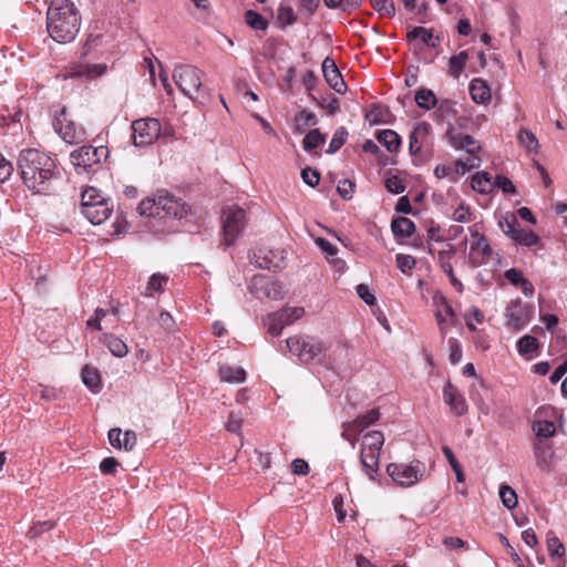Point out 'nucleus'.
<instances>
[{
    "label": "nucleus",
    "instance_id": "f257e3e1",
    "mask_svg": "<svg viewBox=\"0 0 567 567\" xmlns=\"http://www.w3.org/2000/svg\"><path fill=\"white\" fill-rule=\"evenodd\" d=\"M18 168L25 187L37 195H53L61 183L55 161L35 148L23 150L18 157Z\"/></svg>",
    "mask_w": 567,
    "mask_h": 567
},
{
    "label": "nucleus",
    "instance_id": "f03ea898",
    "mask_svg": "<svg viewBox=\"0 0 567 567\" xmlns=\"http://www.w3.org/2000/svg\"><path fill=\"white\" fill-rule=\"evenodd\" d=\"M81 17L70 0H52L47 12V29L58 43L73 41L80 31Z\"/></svg>",
    "mask_w": 567,
    "mask_h": 567
},
{
    "label": "nucleus",
    "instance_id": "7ed1b4c3",
    "mask_svg": "<svg viewBox=\"0 0 567 567\" xmlns=\"http://www.w3.org/2000/svg\"><path fill=\"white\" fill-rule=\"evenodd\" d=\"M81 210L93 225L105 221L113 212V204L95 187H86L81 195Z\"/></svg>",
    "mask_w": 567,
    "mask_h": 567
},
{
    "label": "nucleus",
    "instance_id": "20e7f679",
    "mask_svg": "<svg viewBox=\"0 0 567 567\" xmlns=\"http://www.w3.org/2000/svg\"><path fill=\"white\" fill-rule=\"evenodd\" d=\"M286 346L292 354L297 355L301 362H323L329 350V344L316 338H302L295 336L286 340Z\"/></svg>",
    "mask_w": 567,
    "mask_h": 567
},
{
    "label": "nucleus",
    "instance_id": "39448f33",
    "mask_svg": "<svg viewBox=\"0 0 567 567\" xmlns=\"http://www.w3.org/2000/svg\"><path fill=\"white\" fill-rule=\"evenodd\" d=\"M425 470V464L419 460H414L410 464L391 463L386 466L388 475L401 487L415 485L423 478Z\"/></svg>",
    "mask_w": 567,
    "mask_h": 567
},
{
    "label": "nucleus",
    "instance_id": "423d86ee",
    "mask_svg": "<svg viewBox=\"0 0 567 567\" xmlns=\"http://www.w3.org/2000/svg\"><path fill=\"white\" fill-rule=\"evenodd\" d=\"M221 220L224 244L230 246L243 234L247 225L246 212L239 206H230L224 209Z\"/></svg>",
    "mask_w": 567,
    "mask_h": 567
},
{
    "label": "nucleus",
    "instance_id": "0eeeda50",
    "mask_svg": "<svg viewBox=\"0 0 567 567\" xmlns=\"http://www.w3.org/2000/svg\"><path fill=\"white\" fill-rule=\"evenodd\" d=\"M173 79L182 93L190 99L200 91L202 71L194 65H177L174 69Z\"/></svg>",
    "mask_w": 567,
    "mask_h": 567
},
{
    "label": "nucleus",
    "instance_id": "6e6552de",
    "mask_svg": "<svg viewBox=\"0 0 567 567\" xmlns=\"http://www.w3.org/2000/svg\"><path fill=\"white\" fill-rule=\"evenodd\" d=\"M132 140L136 147H145L157 141L161 134V123L153 117L138 118L133 121Z\"/></svg>",
    "mask_w": 567,
    "mask_h": 567
},
{
    "label": "nucleus",
    "instance_id": "1a4fd4ad",
    "mask_svg": "<svg viewBox=\"0 0 567 567\" xmlns=\"http://www.w3.org/2000/svg\"><path fill=\"white\" fill-rule=\"evenodd\" d=\"M305 315L301 307H285L276 312L269 313L264 319V324L267 327L268 333L272 337H278L286 326L291 324Z\"/></svg>",
    "mask_w": 567,
    "mask_h": 567
},
{
    "label": "nucleus",
    "instance_id": "9d476101",
    "mask_svg": "<svg viewBox=\"0 0 567 567\" xmlns=\"http://www.w3.org/2000/svg\"><path fill=\"white\" fill-rule=\"evenodd\" d=\"M109 156V150L104 145L99 146H82L78 150H74L71 153V162L75 166L76 169H82L83 172H87L90 167L95 164L101 163L103 159H106ZM80 173V171H78Z\"/></svg>",
    "mask_w": 567,
    "mask_h": 567
},
{
    "label": "nucleus",
    "instance_id": "9b49d317",
    "mask_svg": "<svg viewBox=\"0 0 567 567\" xmlns=\"http://www.w3.org/2000/svg\"><path fill=\"white\" fill-rule=\"evenodd\" d=\"M157 210L159 219H182L188 214L189 207L182 199L161 190L157 193Z\"/></svg>",
    "mask_w": 567,
    "mask_h": 567
},
{
    "label": "nucleus",
    "instance_id": "f8f14e48",
    "mask_svg": "<svg viewBox=\"0 0 567 567\" xmlns=\"http://www.w3.org/2000/svg\"><path fill=\"white\" fill-rule=\"evenodd\" d=\"M532 316V306L520 300L512 301L505 311L506 327L514 332L520 331L529 323Z\"/></svg>",
    "mask_w": 567,
    "mask_h": 567
},
{
    "label": "nucleus",
    "instance_id": "ddd939ff",
    "mask_svg": "<svg viewBox=\"0 0 567 567\" xmlns=\"http://www.w3.org/2000/svg\"><path fill=\"white\" fill-rule=\"evenodd\" d=\"M249 291L257 298L282 299L284 288L279 281L264 275H255L249 284Z\"/></svg>",
    "mask_w": 567,
    "mask_h": 567
},
{
    "label": "nucleus",
    "instance_id": "4468645a",
    "mask_svg": "<svg viewBox=\"0 0 567 567\" xmlns=\"http://www.w3.org/2000/svg\"><path fill=\"white\" fill-rule=\"evenodd\" d=\"M432 126L427 122L417 123L409 136V151L411 155L421 154L424 147L432 145Z\"/></svg>",
    "mask_w": 567,
    "mask_h": 567
},
{
    "label": "nucleus",
    "instance_id": "2eb2a0df",
    "mask_svg": "<svg viewBox=\"0 0 567 567\" xmlns=\"http://www.w3.org/2000/svg\"><path fill=\"white\" fill-rule=\"evenodd\" d=\"M433 302L436 307L435 310V319L442 336L444 337L449 330V328L455 321V313L447 299L443 295H435L433 297Z\"/></svg>",
    "mask_w": 567,
    "mask_h": 567
},
{
    "label": "nucleus",
    "instance_id": "dca6fc26",
    "mask_svg": "<svg viewBox=\"0 0 567 567\" xmlns=\"http://www.w3.org/2000/svg\"><path fill=\"white\" fill-rule=\"evenodd\" d=\"M322 73L326 82L337 93L343 94L347 90V85L343 78L334 62L330 56H327L322 62Z\"/></svg>",
    "mask_w": 567,
    "mask_h": 567
},
{
    "label": "nucleus",
    "instance_id": "f3484780",
    "mask_svg": "<svg viewBox=\"0 0 567 567\" xmlns=\"http://www.w3.org/2000/svg\"><path fill=\"white\" fill-rule=\"evenodd\" d=\"M492 252L493 250L487 241V238L472 240L467 256L468 264L474 268L480 267L488 261Z\"/></svg>",
    "mask_w": 567,
    "mask_h": 567
},
{
    "label": "nucleus",
    "instance_id": "a211bd4d",
    "mask_svg": "<svg viewBox=\"0 0 567 567\" xmlns=\"http://www.w3.org/2000/svg\"><path fill=\"white\" fill-rule=\"evenodd\" d=\"M106 71V64H90L84 62L74 63L69 68L70 78H84L93 80L101 76Z\"/></svg>",
    "mask_w": 567,
    "mask_h": 567
},
{
    "label": "nucleus",
    "instance_id": "6ab92c4d",
    "mask_svg": "<svg viewBox=\"0 0 567 567\" xmlns=\"http://www.w3.org/2000/svg\"><path fill=\"white\" fill-rule=\"evenodd\" d=\"M447 138H449L450 144L455 150H464L470 155H474L481 150L480 143L468 134L449 131Z\"/></svg>",
    "mask_w": 567,
    "mask_h": 567
},
{
    "label": "nucleus",
    "instance_id": "aec40b11",
    "mask_svg": "<svg viewBox=\"0 0 567 567\" xmlns=\"http://www.w3.org/2000/svg\"><path fill=\"white\" fill-rule=\"evenodd\" d=\"M443 399L446 404L451 406V410L456 415H463L467 411V404L464 396L451 383H447L443 389Z\"/></svg>",
    "mask_w": 567,
    "mask_h": 567
},
{
    "label": "nucleus",
    "instance_id": "412c9836",
    "mask_svg": "<svg viewBox=\"0 0 567 567\" xmlns=\"http://www.w3.org/2000/svg\"><path fill=\"white\" fill-rule=\"evenodd\" d=\"M454 256V250H442L439 251V262L444 271V274L449 277L451 285L458 291H463V284L456 278L453 267L451 265V259Z\"/></svg>",
    "mask_w": 567,
    "mask_h": 567
},
{
    "label": "nucleus",
    "instance_id": "4be33fe9",
    "mask_svg": "<svg viewBox=\"0 0 567 567\" xmlns=\"http://www.w3.org/2000/svg\"><path fill=\"white\" fill-rule=\"evenodd\" d=\"M470 94L472 100L480 104L487 103L492 97L489 86L486 81L482 79L472 80L470 84Z\"/></svg>",
    "mask_w": 567,
    "mask_h": 567
},
{
    "label": "nucleus",
    "instance_id": "5701e85b",
    "mask_svg": "<svg viewBox=\"0 0 567 567\" xmlns=\"http://www.w3.org/2000/svg\"><path fill=\"white\" fill-rule=\"evenodd\" d=\"M56 125L59 126V134L66 143L74 144L83 138V130L78 128L73 122L63 125L62 121L58 118Z\"/></svg>",
    "mask_w": 567,
    "mask_h": 567
},
{
    "label": "nucleus",
    "instance_id": "b1692460",
    "mask_svg": "<svg viewBox=\"0 0 567 567\" xmlns=\"http://www.w3.org/2000/svg\"><path fill=\"white\" fill-rule=\"evenodd\" d=\"M379 457L380 452L364 451L363 449H361L360 461L365 474L371 480H374V474L379 470Z\"/></svg>",
    "mask_w": 567,
    "mask_h": 567
},
{
    "label": "nucleus",
    "instance_id": "393cba45",
    "mask_svg": "<svg viewBox=\"0 0 567 567\" xmlns=\"http://www.w3.org/2000/svg\"><path fill=\"white\" fill-rule=\"evenodd\" d=\"M218 374L223 382L243 383L246 380V371L241 367L220 365Z\"/></svg>",
    "mask_w": 567,
    "mask_h": 567
},
{
    "label": "nucleus",
    "instance_id": "a878e982",
    "mask_svg": "<svg viewBox=\"0 0 567 567\" xmlns=\"http://www.w3.org/2000/svg\"><path fill=\"white\" fill-rule=\"evenodd\" d=\"M392 231L395 237L409 238L415 231L414 223L408 217H398L392 220Z\"/></svg>",
    "mask_w": 567,
    "mask_h": 567
},
{
    "label": "nucleus",
    "instance_id": "bb28decb",
    "mask_svg": "<svg viewBox=\"0 0 567 567\" xmlns=\"http://www.w3.org/2000/svg\"><path fill=\"white\" fill-rule=\"evenodd\" d=\"M406 37L409 41L421 38L422 43L431 48H436L440 41L439 37L434 38L432 29H425L423 27H414Z\"/></svg>",
    "mask_w": 567,
    "mask_h": 567
},
{
    "label": "nucleus",
    "instance_id": "cd10ccee",
    "mask_svg": "<svg viewBox=\"0 0 567 567\" xmlns=\"http://www.w3.org/2000/svg\"><path fill=\"white\" fill-rule=\"evenodd\" d=\"M377 140L391 153L396 152L401 145V137L393 130L380 131Z\"/></svg>",
    "mask_w": 567,
    "mask_h": 567
},
{
    "label": "nucleus",
    "instance_id": "c85d7f7f",
    "mask_svg": "<svg viewBox=\"0 0 567 567\" xmlns=\"http://www.w3.org/2000/svg\"><path fill=\"white\" fill-rule=\"evenodd\" d=\"M472 187L481 194H488L493 190L492 176L487 172H478L472 176Z\"/></svg>",
    "mask_w": 567,
    "mask_h": 567
},
{
    "label": "nucleus",
    "instance_id": "c756f323",
    "mask_svg": "<svg viewBox=\"0 0 567 567\" xmlns=\"http://www.w3.org/2000/svg\"><path fill=\"white\" fill-rule=\"evenodd\" d=\"M275 254L266 248H260L254 252V262L262 269L278 268L279 264L274 260Z\"/></svg>",
    "mask_w": 567,
    "mask_h": 567
},
{
    "label": "nucleus",
    "instance_id": "7c9ffc66",
    "mask_svg": "<svg viewBox=\"0 0 567 567\" xmlns=\"http://www.w3.org/2000/svg\"><path fill=\"white\" fill-rule=\"evenodd\" d=\"M384 444L383 433L380 431L368 432L363 436L362 449L364 451L380 452Z\"/></svg>",
    "mask_w": 567,
    "mask_h": 567
},
{
    "label": "nucleus",
    "instance_id": "2f4dec72",
    "mask_svg": "<svg viewBox=\"0 0 567 567\" xmlns=\"http://www.w3.org/2000/svg\"><path fill=\"white\" fill-rule=\"evenodd\" d=\"M467 60L468 53L466 51H461L460 53L452 55L449 60V74L454 79H458Z\"/></svg>",
    "mask_w": 567,
    "mask_h": 567
},
{
    "label": "nucleus",
    "instance_id": "473e14b6",
    "mask_svg": "<svg viewBox=\"0 0 567 567\" xmlns=\"http://www.w3.org/2000/svg\"><path fill=\"white\" fill-rule=\"evenodd\" d=\"M103 342L111 353L117 358H123L128 352L126 343L113 334H105Z\"/></svg>",
    "mask_w": 567,
    "mask_h": 567
},
{
    "label": "nucleus",
    "instance_id": "72a5a7b5",
    "mask_svg": "<svg viewBox=\"0 0 567 567\" xmlns=\"http://www.w3.org/2000/svg\"><path fill=\"white\" fill-rule=\"evenodd\" d=\"M381 416L379 409H372L365 414L359 415L353 420V426L355 432H362L368 426L374 424Z\"/></svg>",
    "mask_w": 567,
    "mask_h": 567
},
{
    "label": "nucleus",
    "instance_id": "f704fd0d",
    "mask_svg": "<svg viewBox=\"0 0 567 567\" xmlns=\"http://www.w3.org/2000/svg\"><path fill=\"white\" fill-rule=\"evenodd\" d=\"M83 383L92 391L99 392L101 389V377L96 369L85 365L82 370Z\"/></svg>",
    "mask_w": 567,
    "mask_h": 567
},
{
    "label": "nucleus",
    "instance_id": "c9c22d12",
    "mask_svg": "<svg viewBox=\"0 0 567 567\" xmlns=\"http://www.w3.org/2000/svg\"><path fill=\"white\" fill-rule=\"evenodd\" d=\"M168 277L162 275L159 272L153 274L147 282L144 295L146 297H152L155 293H161L163 291V287L167 284Z\"/></svg>",
    "mask_w": 567,
    "mask_h": 567
},
{
    "label": "nucleus",
    "instance_id": "e433bc0d",
    "mask_svg": "<svg viewBox=\"0 0 567 567\" xmlns=\"http://www.w3.org/2000/svg\"><path fill=\"white\" fill-rule=\"evenodd\" d=\"M512 240L520 246L533 247L539 243V237L533 230L519 227Z\"/></svg>",
    "mask_w": 567,
    "mask_h": 567
},
{
    "label": "nucleus",
    "instance_id": "4c0bfd02",
    "mask_svg": "<svg viewBox=\"0 0 567 567\" xmlns=\"http://www.w3.org/2000/svg\"><path fill=\"white\" fill-rule=\"evenodd\" d=\"M414 100L420 107L427 111L432 110L437 103L435 94L429 89L416 91Z\"/></svg>",
    "mask_w": 567,
    "mask_h": 567
},
{
    "label": "nucleus",
    "instance_id": "58836bf2",
    "mask_svg": "<svg viewBox=\"0 0 567 567\" xmlns=\"http://www.w3.org/2000/svg\"><path fill=\"white\" fill-rule=\"evenodd\" d=\"M498 226L502 231L512 239L520 227V224L514 214H506V216L499 218Z\"/></svg>",
    "mask_w": 567,
    "mask_h": 567
},
{
    "label": "nucleus",
    "instance_id": "ea45409f",
    "mask_svg": "<svg viewBox=\"0 0 567 567\" xmlns=\"http://www.w3.org/2000/svg\"><path fill=\"white\" fill-rule=\"evenodd\" d=\"M539 347L538 340L529 334H525L517 341V351L522 355L535 352Z\"/></svg>",
    "mask_w": 567,
    "mask_h": 567
},
{
    "label": "nucleus",
    "instance_id": "a19ab883",
    "mask_svg": "<svg viewBox=\"0 0 567 567\" xmlns=\"http://www.w3.org/2000/svg\"><path fill=\"white\" fill-rule=\"evenodd\" d=\"M370 3L381 17L393 18L395 16L393 0H370Z\"/></svg>",
    "mask_w": 567,
    "mask_h": 567
},
{
    "label": "nucleus",
    "instance_id": "79ce46f5",
    "mask_svg": "<svg viewBox=\"0 0 567 567\" xmlns=\"http://www.w3.org/2000/svg\"><path fill=\"white\" fill-rule=\"evenodd\" d=\"M324 142V135L320 133L319 130L315 128L307 133V135L303 138V148L307 152H311L312 150L317 148Z\"/></svg>",
    "mask_w": 567,
    "mask_h": 567
},
{
    "label": "nucleus",
    "instance_id": "37998d69",
    "mask_svg": "<svg viewBox=\"0 0 567 567\" xmlns=\"http://www.w3.org/2000/svg\"><path fill=\"white\" fill-rule=\"evenodd\" d=\"M246 23L255 30H266L268 28L267 20L254 10H247L245 12Z\"/></svg>",
    "mask_w": 567,
    "mask_h": 567
},
{
    "label": "nucleus",
    "instance_id": "c03bdc74",
    "mask_svg": "<svg viewBox=\"0 0 567 567\" xmlns=\"http://www.w3.org/2000/svg\"><path fill=\"white\" fill-rule=\"evenodd\" d=\"M533 431L538 437L548 439L555 434V425L551 421L539 420L533 423Z\"/></svg>",
    "mask_w": 567,
    "mask_h": 567
},
{
    "label": "nucleus",
    "instance_id": "a18cd8bd",
    "mask_svg": "<svg viewBox=\"0 0 567 567\" xmlns=\"http://www.w3.org/2000/svg\"><path fill=\"white\" fill-rule=\"evenodd\" d=\"M347 138H348V131L346 130V127L341 126V127L337 128L331 141H330L327 153L334 154L336 152H338L342 147V145L346 143Z\"/></svg>",
    "mask_w": 567,
    "mask_h": 567
},
{
    "label": "nucleus",
    "instance_id": "49530a36",
    "mask_svg": "<svg viewBox=\"0 0 567 567\" xmlns=\"http://www.w3.org/2000/svg\"><path fill=\"white\" fill-rule=\"evenodd\" d=\"M499 497L503 505L508 509H513L517 505L516 492L506 484L499 486Z\"/></svg>",
    "mask_w": 567,
    "mask_h": 567
},
{
    "label": "nucleus",
    "instance_id": "de8ad7c7",
    "mask_svg": "<svg viewBox=\"0 0 567 567\" xmlns=\"http://www.w3.org/2000/svg\"><path fill=\"white\" fill-rule=\"evenodd\" d=\"M137 210L142 216L158 218L159 213L157 210V195L154 198H146L142 200L137 207Z\"/></svg>",
    "mask_w": 567,
    "mask_h": 567
},
{
    "label": "nucleus",
    "instance_id": "09e8293b",
    "mask_svg": "<svg viewBox=\"0 0 567 567\" xmlns=\"http://www.w3.org/2000/svg\"><path fill=\"white\" fill-rule=\"evenodd\" d=\"M517 138L519 144L524 146L528 152H533L538 148V140L528 130H520L518 132Z\"/></svg>",
    "mask_w": 567,
    "mask_h": 567
},
{
    "label": "nucleus",
    "instance_id": "8fccbe9b",
    "mask_svg": "<svg viewBox=\"0 0 567 567\" xmlns=\"http://www.w3.org/2000/svg\"><path fill=\"white\" fill-rule=\"evenodd\" d=\"M295 122H296L298 131L301 132L307 126L316 125L317 117H316V115L312 112H309L307 110H302V111H300L299 113L296 114Z\"/></svg>",
    "mask_w": 567,
    "mask_h": 567
},
{
    "label": "nucleus",
    "instance_id": "3c124183",
    "mask_svg": "<svg viewBox=\"0 0 567 567\" xmlns=\"http://www.w3.org/2000/svg\"><path fill=\"white\" fill-rule=\"evenodd\" d=\"M385 188L392 194H401L405 190V184L399 176L392 175L385 179Z\"/></svg>",
    "mask_w": 567,
    "mask_h": 567
},
{
    "label": "nucleus",
    "instance_id": "603ef678",
    "mask_svg": "<svg viewBox=\"0 0 567 567\" xmlns=\"http://www.w3.org/2000/svg\"><path fill=\"white\" fill-rule=\"evenodd\" d=\"M396 267L404 274L410 272L415 267V259L411 255L398 254Z\"/></svg>",
    "mask_w": 567,
    "mask_h": 567
},
{
    "label": "nucleus",
    "instance_id": "864d4df0",
    "mask_svg": "<svg viewBox=\"0 0 567 567\" xmlns=\"http://www.w3.org/2000/svg\"><path fill=\"white\" fill-rule=\"evenodd\" d=\"M497 187L502 189L505 194H515L516 188L512 181L504 175H497L493 182V188Z\"/></svg>",
    "mask_w": 567,
    "mask_h": 567
},
{
    "label": "nucleus",
    "instance_id": "5fc2aeb1",
    "mask_svg": "<svg viewBox=\"0 0 567 567\" xmlns=\"http://www.w3.org/2000/svg\"><path fill=\"white\" fill-rule=\"evenodd\" d=\"M360 432L354 431L353 422H348L342 424V433L341 436L348 441L352 447H355L358 442V435Z\"/></svg>",
    "mask_w": 567,
    "mask_h": 567
},
{
    "label": "nucleus",
    "instance_id": "6e6d98bb",
    "mask_svg": "<svg viewBox=\"0 0 567 567\" xmlns=\"http://www.w3.org/2000/svg\"><path fill=\"white\" fill-rule=\"evenodd\" d=\"M53 526H54V523L51 520L38 522L30 528V530L28 532V536L30 538H37L42 533L51 530L53 528Z\"/></svg>",
    "mask_w": 567,
    "mask_h": 567
},
{
    "label": "nucleus",
    "instance_id": "4d7b16f0",
    "mask_svg": "<svg viewBox=\"0 0 567 567\" xmlns=\"http://www.w3.org/2000/svg\"><path fill=\"white\" fill-rule=\"evenodd\" d=\"M449 348H450V361L453 364H457L462 360V348L460 342L456 339H450L449 340Z\"/></svg>",
    "mask_w": 567,
    "mask_h": 567
},
{
    "label": "nucleus",
    "instance_id": "13d9d810",
    "mask_svg": "<svg viewBox=\"0 0 567 567\" xmlns=\"http://www.w3.org/2000/svg\"><path fill=\"white\" fill-rule=\"evenodd\" d=\"M547 548L551 556L556 555V556L561 557L565 555V547H564L563 543L559 540V538L556 536L548 537Z\"/></svg>",
    "mask_w": 567,
    "mask_h": 567
},
{
    "label": "nucleus",
    "instance_id": "bf43d9fd",
    "mask_svg": "<svg viewBox=\"0 0 567 567\" xmlns=\"http://www.w3.org/2000/svg\"><path fill=\"white\" fill-rule=\"evenodd\" d=\"M326 6L331 9L340 8L344 12H351L358 8L357 3H352L348 0H323Z\"/></svg>",
    "mask_w": 567,
    "mask_h": 567
},
{
    "label": "nucleus",
    "instance_id": "052dcab7",
    "mask_svg": "<svg viewBox=\"0 0 567 567\" xmlns=\"http://www.w3.org/2000/svg\"><path fill=\"white\" fill-rule=\"evenodd\" d=\"M301 178L307 185L315 187L319 184L320 174L318 171L307 167L301 171Z\"/></svg>",
    "mask_w": 567,
    "mask_h": 567
},
{
    "label": "nucleus",
    "instance_id": "680f3d73",
    "mask_svg": "<svg viewBox=\"0 0 567 567\" xmlns=\"http://www.w3.org/2000/svg\"><path fill=\"white\" fill-rule=\"evenodd\" d=\"M471 217L470 207H465L464 205H460L452 214V219L457 223H468L472 219Z\"/></svg>",
    "mask_w": 567,
    "mask_h": 567
},
{
    "label": "nucleus",
    "instance_id": "e2e57ef3",
    "mask_svg": "<svg viewBox=\"0 0 567 567\" xmlns=\"http://www.w3.org/2000/svg\"><path fill=\"white\" fill-rule=\"evenodd\" d=\"M354 183L349 179H342L339 182L337 190L343 199L352 198Z\"/></svg>",
    "mask_w": 567,
    "mask_h": 567
},
{
    "label": "nucleus",
    "instance_id": "0e129e2a",
    "mask_svg": "<svg viewBox=\"0 0 567 567\" xmlns=\"http://www.w3.org/2000/svg\"><path fill=\"white\" fill-rule=\"evenodd\" d=\"M243 426V419L236 412H230L228 416V421L226 423V429L229 432L238 433Z\"/></svg>",
    "mask_w": 567,
    "mask_h": 567
},
{
    "label": "nucleus",
    "instance_id": "69168bd1",
    "mask_svg": "<svg viewBox=\"0 0 567 567\" xmlns=\"http://www.w3.org/2000/svg\"><path fill=\"white\" fill-rule=\"evenodd\" d=\"M35 393L45 401H54L59 399L60 391L55 388L42 386L40 385Z\"/></svg>",
    "mask_w": 567,
    "mask_h": 567
},
{
    "label": "nucleus",
    "instance_id": "338daca9",
    "mask_svg": "<svg viewBox=\"0 0 567 567\" xmlns=\"http://www.w3.org/2000/svg\"><path fill=\"white\" fill-rule=\"evenodd\" d=\"M117 466L118 462L114 457H105L100 463V470L104 475H114Z\"/></svg>",
    "mask_w": 567,
    "mask_h": 567
},
{
    "label": "nucleus",
    "instance_id": "774afa93",
    "mask_svg": "<svg viewBox=\"0 0 567 567\" xmlns=\"http://www.w3.org/2000/svg\"><path fill=\"white\" fill-rule=\"evenodd\" d=\"M278 19L286 24H293L296 22V16L290 7H280L278 11Z\"/></svg>",
    "mask_w": 567,
    "mask_h": 567
}]
</instances>
